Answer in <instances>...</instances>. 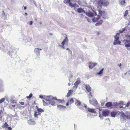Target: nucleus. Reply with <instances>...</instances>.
Masks as SVG:
<instances>
[{
    "mask_svg": "<svg viewBox=\"0 0 130 130\" xmlns=\"http://www.w3.org/2000/svg\"><path fill=\"white\" fill-rule=\"evenodd\" d=\"M45 99L47 102L52 105H55V101H56L58 100L60 103H64V100H60L59 99L58 100L56 98H54L52 96H47Z\"/></svg>",
    "mask_w": 130,
    "mask_h": 130,
    "instance_id": "1",
    "label": "nucleus"
},
{
    "mask_svg": "<svg viewBox=\"0 0 130 130\" xmlns=\"http://www.w3.org/2000/svg\"><path fill=\"white\" fill-rule=\"evenodd\" d=\"M109 4L108 0H99L98 2V5L101 7L106 6L108 5Z\"/></svg>",
    "mask_w": 130,
    "mask_h": 130,
    "instance_id": "2",
    "label": "nucleus"
},
{
    "mask_svg": "<svg viewBox=\"0 0 130 130\" xmlns=\"http://www.w3.org/2000/svg\"><path fill=\"white\" fill-rule=\"evenodd\" d=\"M120 33H117L116 35L114 36L115 39L114 42H113V44L114 45H116L117 44H120L121 43V42L118 40Z\"/></svg>",
    "mask_w": 130,
    "mask_h": 130,
    "instance_id": "3",
    "label": "nucleus"
},
{
    "mask_svg": "<svg viewBox=\"0 0 130 130\" xmlns=\"http://www.w3.org/2000/svg\"><path fill=\"white\" fill-rule=\"evenodd\" d=\"M99 12V15L98 16L100 17L101 16L104 19H106L109 18V17L106 16V13L104 11H102L101 10H99L98 11Z\"/></svg>",
    "mask_w": 130,
    "mask_h": 130,
    "instance_id": "4",
    "label": "nucleus"
},
{
    "mask_svg": "<svg viewBox=\"0 0 130 130\" xmlns=\"http://www.w3.org/2000/svg\"><path fill=\"white\" fill-rule=\"evenodd\" d=\"M75 105L78 106L79 108L81 109H83L84 107V105H83V103L79 100L75 99Z\"/></svg>",
    "mask_w": 130,
    "mask_h": 130,
    "instance_id": "5",
    "label": "nucleus"
},
{
    "mask_svg": "<svg viewBox=\"0 0 130 130\" xmlns=\"http://www.w3.org/2000/svg\"><path fill=\"white\" fill-rule=\"evenodd\" d=\"M86 15L88 17H92L94 15H97V12L96 11L95 12L94 14L90 12H85Z\"/></svg>",
    "mask_w": 130,
    "mask_h": 130,
    "instance_id": "6",
    "label": "nucleus"
},
{
    "mask_svg": "<svg viewBox=\"0 0 130 130\" xmlns=\"http://www.w3.org/2000/svg\"><path fill=\"white\" fill-rule=\"evenodd\" d=\"M128 116H126L123 113H121L120 115V119L122 120H125L128 119Z\"/></svg>",
    "mask_w": 130,
    "mask_h": 130,
    "instance_id": "7",
    "label": "nucleus"
},
{
    "mask_svg": "<svg viewBox=\"0 0 130 130\" xmlns=\"http://www.w3.org/2000/svg\"><path fill=\"white\" fill-rule=\"evenodd\" d=\"M110 113V111L108 109H105L102 111L103 115L105 117L108 116Z\"/></svg>",
    "mask_w": 130,
    "mask_h": 130,
    "instance_id": "8",
    "label": "nucleus"
},
{
    "mask_svg": "<svg viewBox=\"0 0 130 130\" xmlns=\"http://www.w3.org/2000/svg\"><path fill=\"white\" fill-rule=\"evenodd\" d=\"M90 103L95 106H96L98 104V102L95 99H92L89 101Z\"/></svg>",
    "mask_w": 130,
    "mask_h": 130,
    "instance_id": "9",
    "label": "nucleus"
},
{
    "mask_svg": "<svg viewBox=\"0 0 130 130\" xmlns=\"http://www.w3.org/2000/svg\"><path fill=\"white\" fill-rule=\"evenodd\" d=\"M39 50H42L41 48H35L34 49V52L35 53L37 56H39L40 55V52Z\"/></svg>",
    "mask_w": 130,
    "mask_h": 130,
    "instance_id": "10",
    "label": "nucleus"
},
{
    "mask_svg": "<svg viewBox=\"0 0 130 130\" xmlns=\"http://www.w3.org/2000/svg\"><path fill=\"white\" fill-rule=\"evenodd\" d=\"M88 111L90 112L93 113H96V112L95 110L93 108H87Z\"/></svg>",
    "mask_w": 130,
    "mask_h": 130,
    "instance_id": "11",
    "label": "nucleus"
},
{
    "mask_svg": "<svg viewBox=\"0 0 130 130\" xmlns=\"http://www.w3.org/2000/svg\"><path fill=\"white\" fill-rule=\"evenodd\" d=\"M89 64V67L90 69H92L95 65H97V64L96 63H93L92 62H90Z\"/></svg>",
    "mask_w": 130,
    "mask_h": 130,
    "instance_id": "12",
    "label": "nucleus"
},
{
    "mask_svg": "<svg viewBox=\"0 0 130 130\" xmlns=\"http://www.w3.org/2000/svg\"><path fill=\"white\" fill-rule=\"evenodd\" d=\"M31 41V39L29 37L27 38L25 40V41L26 43H28L29 45H30V42Z\"/></svg>",
    "mask_w": 130,
    "mask_h": 130,
    "instance_id": "13",
    "label": "nucleus"
},
{
    "mask_svg": "<svg viewBox=\"0 0 130 130\" xmlns=\"http://www.w3.org/2000/svg\"><path fill=\"white\" fill-rule=\"evenodd\" d=\"M80 83V80L79 79H78L74 84L75 86L74 87V88H77L78 87V85Z\"/></svg>",
    "mask_w": 130,
    "mask_h": 130,
    "instance_id": "14",
    "label": "nucleus"
},
{
    "mask_svg": "<svg viewBox=\"0 0 130 130\" xmlns=\"http://www.w3.org/2000/svg\"><path fill=\"white\" fill-rule=\"evenodd\" d=\"M69 40L67 36L65 37V38L64 39L63 41L61 43L62 44H65L66 43H68Z\"/></svg>",
    "mask_w": 130,
    "mask_h": 130,
    "instance_id": "15",
    "label": "nucleus"
},
{
    "mask_svg": "<svg viewBox=\"0 0 130 130\" xmlns=\"http://www.w3.org/2000/svg\"><path fill=\"white\" fill-rule=\"evenodd\" d=\"M40 114L41 113L38 112V111H35L34 112V116L35 118H38V116H39Z\"/></svg>",
    "mask_w": 130,
    "mask_h": 130,
    "instance_id": "16",
    "label": "nucleus"
},
{
    "mask_svg": "<svg viewBox=\"0 0 130 130\" xmlns=\"http://www.w3.org/2000/svg\"><path fill=\"white\" fill-rule=\"evenodd\" d=\"M77 12L79 13L82 12L85 13L84 10L82 8H79L77 9Z\"/></svg>",
    "mask_w": 130,
    "mask_h": 130,
    "instance_id": "17",
    "label": "nucleus"
},
{
    "mask_svg": "<svg viewBox=\"0 0 130 130\" xmlns=\"http://www.w3.org/2000/svg\"><path fill=\"white\" fill-rule=\"evenodd\" d=\"M57 106L58 108L59 109H64L66 108V106H63L61 105H58Z\"/></svg>",
    "mask_w": 130,
    "mask_h": 130,
    "instance_id": "18",
    "label": "nucleus"
},
{
    "mask_svg": "<svg viewBox=\"0 0 130 130\" xmlns=\"http://www.w3.org/2000/svg\"><path fill=\"white\" fill-rule=\"evenodd\" d=\"M100 18L99 16H98L97 18H93L92 20L93 22H96Z\"/></svg>",
    "mask_w": 130,
    "mask_h": 130,
    "instance_id": "19",
    "label": "nucleus"
},
{
    "mask_svg": "<svg viewBox=\"0 0 130 130\" xmlns=\"http://www.w3.org/2000/svg\"><path fill=\"white\" fill-rule=\"evenodd\" d=\"M28 123L30 125H33L35 124L34 122L32 121L31 120H29L28 121Z\"/></svg>",
    "mask_w": 130,
    "mask_h": 130,
    "instance_id": "20",
    "label": "nucleus"
},
{
    "mask_svg": "<svg viewBox=\"0 0 130 130\" xmlns=\"http://www.w3.org/2000/svg\"><path fill=\"white\" fill-rule=\"evenodd\" d=\"M86 88L87 91L90 92L91 90V88L89 85H86Z\"/></svg>",
    "mask_w": 130,
    "mask_h": 130,
    "instance_id": "21",
    "label": "nucleus"
},
{
    "mask_svg": "<svg viewBox=\"0 0 130 130\" xmlns=\"http://www.w3.org/2000/svg\"><path fill=\"white\" fill-rule=\"evenodd\" d=\"M111 114L112 117H115L117 115V112L116 111H112L111 112Z\"/></svg>",
    "mask_w": 130,
    "mask_h": 130,
    "instance_id": "22",
    "label": "nucleus"
},
{
    "mask_svg": "<svg viewBox=\"0 0 130 130\" xmlns=\"http://www.w3.org/2000/svg\"><path fill=\"white\" fill-rule=\"evenodd\" d=\"M103 21L101 20L100 21H98L95 24L96 26H99L101 25L103 22Z\"/></svg>",
    "mask_w": 130,
    "mask_h": 130,
    "instance_id": "23",
    "label": "nucleus"
},
{
    "mask_svg": "<svg viewBox=\"0 0 130 130\" xmlns=\"http://www.w3.org/2000/svg\"><path fill=\"white\" fill-rule=\"evenodd\" d=\"M120 4L122 5H123L125 3V0H119Z\"/></svg>",
    "mask_w": 130,
    "mask_h": 130,
    "instance_id": "24",
    "label": "nucleus"
},
{
    "mask_svg": "<svg viewBox=\"0 0 130 130\" xmlns=\"http://www.w3.org/2000/svg\"><path fill=\"white\" fill-rule=\"evenodd\" d=\"M112 102H108L106 104V106L107 107H110L112 106Z\"/></svg>",
    "mask_w": 130,
    "mask_h": 130,
    "instance_id": "25",
    "label": "nucleus"
},
{
    "mask_svg": "<svg viewBox=\"0 0 130 130\" xmlns=\"http://www.w3.org/2000/svg\"><path fill=\"white\" fill-rule=\"evenodd\" d=\"M8 127V125L6 123H5L4 125L2 126V127L4 128H7Z\"/></svg>",
    "mask_w": 130,
    "mask_h": 130,
    "instance_id": "26",
    "label": "nucleus"
},
{
    "mask_svg": "<svg viewBox=\"0 0 130 130\" xmlns=\"http://www.w3.org/2000/svg\"><path fill=\"white\" fill-rule=\"evenodd\" d=\"M104 68H103L99 72L96 73V75H101L102 74L103 72V71H104Z\"/></svg>",
    "mask_w": 130,
    "mask_h": 130,
    "instance_id": "27",
    "label": "nucleus"
},
{
    "mask_svg": "<svg viewBox=\"0 0 130 130\" xmlns=\"http://www.w3.org/2000/svg\"><path fill=\"white\" fill-rule=\"evenodd\" d=\"M4 111L3 109V108H1V109H0V114L1 116V118L2 117V116L3 115V112Z\"/></svg>",
    "mask_w": 130,
    "mask_h": 130,
    "instance_id": "28",
    "label": "nucleus"
},
{
    "mask_svg": "<svg viewBox=\"0 0 130 130\" xmlns=\"http://www.w3.org/2000/svg\"><path fill=\"white\" fill-rule=\"evenodd\" d=\"M74 100L72 98L68 100L69 103H70V104H71L72 103H74Z\"/></svg>",
    "mask_w": 130,
    "mask_h": 130,
    "instance_id": "29",
    "label": "nucleus"
},
{
    "mask_svg": "<svg viewBox=\"0 0 130 130\" xmlns=\"http://www.w3.org/2000/svg\"><path fill=\"white\" fill-rule=\"evenodd\" d=\"M71 94V90H70L68 92L67 95V97H69Z\"/></svg>",
    "mask_w": 130,
    "mask_h": 130,
    "instance_id": "30",
    "label": "nucleus"
},
{
    "mask_svg": "<svg viewBox=\"0 0 130 130\" xmlns=\"http://www.w3.org/2000/svg\"><path fill=\"white\" fill-rule=\"evenodd\" d=\"M127 40H125V41L127 42H130V36L128 35L127 36Z\"/></svg>",
    "mask_w": 130,
    "mask_h": 130,
    "instance_id": "31",
    "label": "nucleus"
},
{
    "mask_svg": "<svg viewBox=\"0 0 130 130\" xmlns=\"http://www.w3.org/2000/svg\"><path fill=\"white\" fill-rule=\"evenodd\" d=\"M126 28H123L121 30H119L120 33H123L124 31H125V30H126Z\"/></svg>",
    "mask_w": 130,
    "mask_h": 130,
    "instance_id": "32",
    "label": "nucleus"
},
{
    "mask_svg": "<svg viewBox=\"0 0 130 130\" xmlns=\"http://www.w3.org/2000/svg\"><path fill=\"white\" fill-rule=\"evenodd\" d=\"M2 18L4 20H6L7 19V18L5 16L4 13L3 14Z\"/></svg>",
    "mask_w": 130,
    "mask_h": 130,
    "instance_id": "33",
    "label": "nucleus"
},
{
    "mask_svg": "<svg viewBox=\"0 0 130 130\" xmlns=\"http://www.w3.org/2000/svg\"><path fill=\"white\" fill-rule=\"evenodd\" d=\"M128 10H126L124 13V17H125L128 14Z\"/></svg>",
    "mask_w": 130,
    "mask_h": 130,
    "instance_id": "34",
    "label": "nucleus"
},
{
    "mask_svg": "<svg viewBox=\"0 0 130 130\" xmlns=\"http://www.w3.org/2000/svg\"><path fill=\"white\" fill-rule=\"evenodd\" d=\"M130 104V101L128 102L126 104H123V106L125 105L127 107H128L129 105Z\"/></svg>",
    "mask_w": 130,
    "mask_h": 130,
    "instance_id": "35",
    "label": "nucleus"
},
{
    "mask_svg": "<svg viewBox=\"0 0 130 130\" xmlns=\"http://www.w3.org/2000/svg\"><path fill=\"white\" fill-rule=\"evenodd\" d=\"M125 46L126 47H130V43L127 44L126 42H125Z\"/></svg>",
    "mask_w": 130,
    "mask_h": 130,
    "instance_id": "36",
    "label": "nucleus"
},
{
    "mask_svg": "<svg viewBox=\"0 0 130 130\" xmlns=\"http://www.w3.org/2000/svg\"><path fill=\"white\" fill-rule=\"evenodd\" d=\"M38 111L39 112H43L44 111V110L41 108H38V111Z\"/></svg>",
    "mask_w": 130,
    "mask_h": 130,
    "instance_id": "37",
    "label": "nucleus"
},
{
    "mask_svg": "<svg viewBox=\"0 0 130 130\" xmlns=\"http://www.w3.org/2000/svg\"><path fill=\"white\" fill-rule=\"evenodd\" d=\"M64 2L65 4L69 3L70 2V0H64Z\"/></svg>",
    "mask_w": 130,
    "mask_h": 130,
    "instance_id": "38",
    "label": "nucleus"
},
{
    "mask_svg": "<svg viewBox=\"0 0 130 130\" xmlns=\"http://www.w3.org/2000/svg\"><path fill=\"white\" fill-rule=\"evenodd\" d=\"M32 94L31 93H30V94L28 96H27L26 97V98L27 99H30L32 96Z\"/></svg>",
    "mask_w": 130,
    "mask_h": 130,
    "instance_id": "39",
    "label": "nucleus"
},
{
    "mask_svg": "<svg viewBox=\"0 0 130 130\" xmlns=\"http://www.w3.org/2000/svg\"><path fill=\"white\" fill-rule=\"evenodd\" d=\"M5 100V98H3L0 100V104L3 102Z\"/></svg>",
    "mask_w": 130,
    "mask_h": 130,
    "instance_id": "40",
    "label": "nucleus"
},
{
    "mask_svg": "<svg viewBox=\"0 0 130 130\" xmlns=\"http://www.w3.org/2000/svg\"><path fill=\"white\" fill-rule=\"evenodd\" d=\"M88 95H89V99L91 98L92 97V95L91 94V92H90L89 94H88Z\"/></svg>",
    "mask_w": 130,
    "mask_h": 130,
    "instance_id": "41",
    "label": "nucleus"
},
{
    "mask_svg": "<svg viewBox=\"0 0 130 130\" xmlns=\"http://www.w3.org/2000/svg\"><path fill=\"white\" fill-rule=\"evenodd\" d=\"M43 104L45 106V105H48V103H47L46 102H45L43 100Z\"/></svg>",
    "mask_w": 130,
    "mask_h": 130,
    "instance_id": "42",
    "label": "nucleus"
},
{
    "mask_svg": "<svg viewBox=\"0 0 130 130\" xmlns=\"http://www.w3.org/2000/svg\"><path fill=\"white\" fill-rule=\"evenodd\" d=\"M69 5L71 7H74V4H73L72 3L70 2L69 3Z\"/></svg>",
    "mask_w": 130,
    "mask_h": 130,
    "instance_id": "43",
    "label": "nucleus"
},
{
    "mask_svg": "<svg viewBox=\"0 0 130 130\" xmlns=\"http://www.w3.org/2000/svg\"><path fill=\"white\" fill-rule=\"evenodd\" d=\"M96 116V115H93L92 114H91L90 115V117L91 118H93Z\"/></svg>",
    "mask_w": 130,
    "mask_h": 130,
    "instance_id": "44",
    "label": "nucleus"
},
{
    "mask_svg": "<svg viewBox=\"0 0 130 130\" xmlns=\"http://www.w3.org/2000/svg\"><path fill=\"white\" fill-rule=\"evenodd\" d=\"M79 7V6L78 5H77L76 4H74V6L73 7Z\"/></svg>",
    "mask_w": 130,
    "mask_h": 130,
    "instance_id": "45",
    "label": "nucleus"
},
{
    "mask_svg": "<svg viewBox=\"0 0 130 130\" xmlns=\"http://www.w3.org/2000/svg\"><path fill=\"white\" fill-rule=\"evenodd\" d=\"M33 23V22L32 21L29 22L28 23L30 25H32Z\"/></svg>",
    "mask_w": 130,
    "mask_h": 130,
    "instance_id": "46",
    "label": "nucleus"
},
{
    "mask_svg": "<svg viewBox=\"0 0 130 130\" xmlns=\"http://www.w3.org/2000/svg\"><path fill=\"white\" fill-rule=\"evenodd\" d=\"M99 117L101 118H102V116L100 112H99Z\"/></svg>",
    "mask_w": 130,
    "mask_h": 130,
    "instance_id": "47",
    "label": "nucleus"
},
{
    "mask_svg": "<svg viewBox=\"0 0 130 130\" xmlns=\"http://www.w3.org/2000/svg\"><path fill=\"white\" fill-rule=\"evenodd\" d=\"M19 103L21 105H23L24 104V102H20Z\"/></svg>",
    "mask_w": 130,
    "mask_h": 130,
    "instance_id": "48",
    "label": "nucleus"
},
{
    "mask_svg": "<svg viewBox=\"0 0 130 130\" xmlns=\"http://www.w3.org/2000/svg\"><path fill=\"white\" fill-rule=\"evenodd\" d=\"M11 103H15V101L14 100H11Z\"/></svg>",
    "mask_w": 130,
    "mask_h": 130,
    "instance_id": "49",
    "label": "nucleus"
},
{
    "mask_svg": "<svg viewBox=\"0 0 130 130\" xmlns=\"http://www.w3.org/2000/svg\"><path fill=\"white\" fill-rule=\"evenodd\" d=\"M39 98L41 99H43V97L42 95H40L39 96Z\"/></svg>",
    "mask_w": 130,
    "mask_h": 130,
    "instance_id": "50",
    "label": "nucleus"
},
{
    "mask_svg": "<svg viewBox=\"0 0 130 130\" xmlns=\"http://www.w3.org/2000/svg\"><path fill=\"white\" fill-rule=\"evenodd\" d=\"M11 2V3H14V0H9Z\"/></svg>",
    "mask_w": 130,
    "mask_h": 130,
    "instance_id": "51",
    "label": "nucleus"
},
{
    "mask_svg": "<svg viewBox=\"0 0 130 130\" xmlns=\"http://www.w3.org/2000/svg\"><path fill=\"white\" fill-rule=\"evenodd\" d=\"M62 48L63 49H65V47L64 46V44H62Z\"/></svg>",
    "mask_w": 130,
    "mask_h": 130,
    "instance_id": "52",
    "label": "nucleus"
},
{
    "mask_svg": "<svg viewBox=\"0 0 130 130\" xmlns=\"http://www.w3.org/2000/svg\"><path fill=\"white\" fill-rule=\"evenodd\" d=\"M123 105H120L119 106V107L120 108H124V107L123 106Z\"/></svg>",
    "mask_w": 130,
    "mask_h": 130,
    "instance_id": "53",
    "label": "nucleus"
},
{
    "mask_svg": "<svg viewBox=\"0 0 130 130\" xmlns=\"http://www.w3.org/2000/svg\"><path fill=\"white\" fill-rule=\"evenodd\" d=\"M9 130H11L12 129V128L10 127H8L7 128Z\"/></svg>",
    "mask_w": 130,
    "mask_h": 130,
    "instance_id": "54",
    "label": "nucleus"
},
{
    "mask_svg": "<svg viewBox=\"0 0 130 130\" xmlns=\"http://www.w3.org/2000/svg\"><path fill=\"white\" fill-rule=\"evenodd\" d=\"M83 105H84V106H85V107L86 108H87V106L86 105H85L84 104H83Z\"/></svg>",
    "mask_w": 130,
    "mask_h": 130,
    "instance_id": "55",
    "label": "nucleus"
},
{
    "mask_svg": "<svg viewBox=\"0 0 130 130\" xmlns=\"http://www.w3.org/2000/svg\"><path fill=\"white\" fill-rule=\"evenodd\" d=\"M69 104H70V103H69V102H68L66 104V105L67 106H68Z\"/></svg>",
    "mask_w": 130,
    "mask_h": 130,
    "instance_id": "56",
    "label": "nucleus"
},
{
    "mask_svg": "<svg viewBox=\"0 0 130 130\" xmlns=\"http://www.w3.org/2000/svg\"><path fill=\"white\" fill-rule=\"evenodd\" d=\"M77 127V125L75 124H74V129Z\"/></svg>",
    "mask_w": 130,
    "mask_h": 130,
    "instance_id": "57",
    "label": "nucleus"
},
{
    "mask_svg": "<svg viewBox=\"0 0 130 130\" xmlns=\"http://www.w3.org/2000/svg\"><path fill=\"white\" fill-rule=\"evenodd\" d=\"M118 66L119 67H120L121 66V63H120V64Z\"/></svg>",
    "mask_w": 130,
    "mask_h": 130,
    "instance_id": "58",
    "label": "nucleus"
},
{
    "mask_svg": "<svg viewBox=\"0 0 130 130\" xmlns=\"http://www.w3.org/2000/svg\"><path fill=\"white\" fill-rule=\"evenodd\" d=\"M123 102H120V104H123Z\"/></svg>",
    "mask_w": 130,
    "mask_h": 130,
    "instance_id": "59",
    "label": "nucleus"
},
{
    "mask_svg": "<svg viewBox=\"0 0 130 130\" xmlns=\"http://www.w3.org/2000/svg\"><path fill=\"white\" fill-rule=\"evenodd\" d=\"M128 119L130 120V116H128Z\"/></svg>",
    "mask_w": 130,
    "mask_h": 130,
    "instance_id": "60",
    "label": "nucleus"
},
{
    "mask_svg": "<svg viewBox=\"0 0 130 130\" xmlns=\"http://www.w3.org/2000/svg\"><path fill=\"white\" fill-rule=\"evenodd\" d=\"M26 9V7H24V9L25 10Z\"/></svg>",
    "mask_w": 130,
    "mask_h": 130,
    "instance_id": "61",
    "label": "nucleus"
},
{
    "mask_svg": "<svg viewBox=\"0 0 130 130\" xmlns=\"http://www.w3.org/2000/svg\"><path fill=\"white\" fill-rule=\"evenodd\" d=\"M128 73L129 75H130V70H129L128 71Z\"/></svg>",
    "mask_w": 130,
    "mask_h": 130,
    "instance_id": "62",
    "label": "nucleus"
},
{
    "mask_svg": "<svg viewBox=\"0 0 130 130\" xmlns=\"http://www.w3.org/2000/svg\"><path fill=\"white\" fill-rule=\"evenodd\" d=\"M41 25L42 24V22H40L39 23Z\"/></svg>",
    "mask_w": 130,
    "mask_h": 130,
    "instance_id": "63",
    "label": "nucleus"
},
{
    "mask_svg": "<svg viewBox=\"0 0 130 130\" xmlns=\"http://www.w3.org/2000/svg\"><path fill=\"white\" fill-rule=\"evenodd\" d=\"M12 106L13 107H14L15 106V105H12Z\"/></svg>",
    "mask_w": 130,
    "mask_h": 130,
    "instance_id": "64",
    "label": "nucleus"
}]
</instances>
